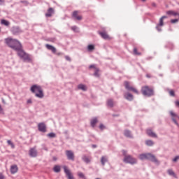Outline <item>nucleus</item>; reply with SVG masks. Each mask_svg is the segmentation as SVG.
Wrapping results in <instances>:
<instances>
[{
	"label": "nucleus",
	"instance_id": "19",
	"mask_svg": "<svg viewBox=\"0 0 179 179\" xmlns=\"http://www.w3.org/2000/svg\"><path fill=\"white\" fill-rule=\"evenodd\" d=\"M17 166L16 165H13L10 166V173L11 174H16V173H17Z\"/></svg>",
	"mask_w": 179,
	"mask_h": 179
},
{
	"label": "nucleus",
	"instance_id": "18",
	"mask_svg": "<svg viewBox=\"0 0 179 179\" xmlns=\"http://www.w3.org/2000/svg\"><path fill=\"white\" fill-rule=\"evenodd\" d=\"M106 106L110 108H113V107H114V100H113V99H108Z\"/></svg>",
	"mask_w": 179,
	"mask_h": 179
},
{
	"label": "nucleus",
	"instance_id": "46",
	"mask_svg": "<svg viewBox=\"0 0 179 179\" xmlns=\"http://www.w3.org/2000/svg\"><path fill=\"white\" fill-rule=\"evenodd\" d=\"M65 59L66 61H71V57L69 56H65Z\"/></svg>",
	"mask_w": 179,
	"mask_h": 179
},
{
	"label": "nucleus",
	"instance_id": "38",
	"mask_svg": "<svg viewBox=\"0 0 179 179\" xmlns=\"http://www.w3.org/2000/svg\"><path fill=\"white\" fill-rule=\"evenodd\" d=\"M83 162H85V163H90V158H87V157H84L83 158Z\"/></svg>",
	"mask_w": 179,
	"mask_h": 179
},
{
	"label": "nucleus",
	"instance_id": "51",
	"mask_svg": "<svg viewBox=\"0 0 179 179\" xmlns=\"http://www.w3.org/2000/svg\"><path fill=\"white\" fill-rule=\"evenodd\" d=\"M161 19H162V20H164V19H167V16L164 15L161 17Z\"/></svg>",
	"mask_w": 179,
	"mask_h": 179
},
{
	"label": "nucleus",
	"instance_id": "2",
	"mask_svg": "<svg viewBox=\"0 0 179 179\" xmlns=\"http://www.w3.org/2000/svg\"><path fill=\"white\" fill-rule=\"evenodd\" d=\"M30 91L31 92V93L35 94V97H38V99H43L44 97V92L43 91V88L40 85H32L30 88Z\"/></svg>",
	"mask_w": 179,
	"mask_h": 179
},
{
	"label": "nucleus",
	"instance_id": "17",
	"mask_svg": "<svg viewBox=\"0 0 179 179\" xmlns=\"http://www.w3.org/2000/svg\"><path fill=\"white\" fill-rule=\"evenodd\" d=\"M147 134L151 138H157V135L152 129H147Z\"/></svg>",
	"mask_w": 179,
	"mask_h": 179
},
{
	"label": "nucleus",
	"instance_id": "45",
	"mask_svg": "<svg viewBox=\"0 0 179 179\" xmlns=\"http://www.w3.org/2000/svg\"><path fill=\"white\" fill-rule=\"evenodd\" d=\"M31 103H33V101L30 99L27 101V104H31Z\"/></svg>",
	"mask_w": 179,
	"mask_h": 179
},
{
	"label": "nucleus",
	"instance_id": "31",
	"mask_svg": "<svg viewBox=\"0 0 179 179\" xmlns=\"http://www.w3.org/2000/svg\"><path fill=\"white\" fill-rule=\"evenodd\" d=\"M7 143L9 146L11 147V149H15V144L13 143H12V141L10 140H8L7 141Z\"/></svg>",
	"mask_w": 179,
	"mask_h": 179
},
{
	"label": "nucleus",
	"instance_id": "58",
	"mask_svg": "<svg viewBox=\"0 0 179 179\" xmlns=\"http://www.w3.org/2000/svg\"><path fill=\"white\" fill-rule=\"evenodd\" d=\"M175 157H179V156H175Z\"/></svg>",
	"mask_w": 179,
	"mask_h": 179
},
{
	"label": "nucleus",
	"instance_id": "34",
	"mask_svg": "<svg viewBox=\"0 0 179 179\" xmlns=\"http://www.w3.org/2000/svg\"><path fill=\"white\" fill-rule=\"evenodd\" d=\"M78 177H80V178L86 179L85 174H83V173H82V172H78Z\"/></svg>",
	"mask_w": 179,
	"mask_h": 179
},
{
	"label": "nucleus",
	"instance_id": "13",
	"mask_svg": "<svg viewBox=\"0 0 179 179\" xmlns=\"http://www.w3.org/2000/svg\"><path fill=\"white\" fill-rule=\"evenodd\" d=\"M124 98L126 100H128V101H132V100H134V95H132V94H131L129 92H127V93L124 94Z\"/></svg>",
	"mask_w": 179,
	"mask_h": 179
},
{
	"label": "nucleus",
	"instance_id": "59",
	"mask_svg": "<svg viewBox=\"0 0 179 179\" xmlns=\"http://www.w3.org/2000/svg\"><path fill=\"white\" fill-rule=\"evenodd\" d=\"M114 117H117V115H113Z\"/></svg>",
	"mask_w": 179,
	"mask_h": 179
},
{
	"label": "nucleus",
	"instance_id": "14",
	"mask_svg": "<svg viewBox=\"0 0 179 179\" xmlns=\"http://www.w3.org/2000/svg\"><path fill=\"white\" fill-rule=\"evenodd\" d=\"M29 155L31 157H36L37 156V150H36V148H33L29 150Z\"/></svg>",
	"mask_w": 179,
	"mask_h": 179
},
{
	"label": "nucleus",
	"instance_id": "50",
	"mask_svg": "<svg viewBox=\"0 0 179 179\" xmlns=\"http://www.w3.org/2000/svg\"><path fill=\"white\" fill-rule=\"evenodd\" d=\"M175 104H176V107H179V101H176L175 102Z\"/></svg>",
	"mask_w": 179,
	"mask_h": 179
},
{
	"label": "nucleus",
	"instance_id": "25",
	"mask_svg": "<svg viewBox=\"0 0 179 179\" xmlns=\"http://www.w3.org/2000/svg\"><path fill=\"white\" fill-rule=\"evenodd\" d=\"M66 155L67 157H74V154H73V152H72V150H66Z\"/></svg>",
	"mask_w": 179,
	"mask_h": 179
},
{
	"label": "nucleus",
	"instance_id": "28",
	"mask_svg": "<svg viewBox=\"0 0 179 179\" xmlns=\"http://www.w3.org/2000/svg\"><path fill=\"white\" fill-rule=\"evenodd\" d=\"M168 173L169 174V176H172V177L177 178V176L176 175V173L173 170L171 169L168 170Z\"/></svg>",
	"mask_w": 179,
	"mask_h": 179
},
{
	"label": "nucleus",
	"instance_id": "32",
	"mask_svg": "<svg viewBox=\"0 0 179 179\" xmlns=\"http://www.w3.org/2000/svg\"><path fill=\"white\" fill-rule=\"evenodd\" d=\"M122 153L124 157H131V155H128V152L125 150H122Z\"/></svg>",
	"mask_w": 179,
	"mask_h": 179
},
{
	"label": "nucleus",
	"instance_id": "3",
	"mask_svg": "<svg viewBox=\"0 0 179 179\" xmlns=\"http://www.w3.org/2000/svg\"><path fill=\"white\" fill-rule=\"evenodd\" d=\"M141 93L145 97L155 96V90L148 85L141 87Z\"/></svg>",
	"mask_w": 179,
	"mask_h": 179
},
{
	"label": "nucleus",
	"instance_id": "35",
	"mask_svg": "<svg viewBox=\"0 0 179 179\" xmlns=\"http://www.w3.org/2000/svg\"><path fill=\"white\" fill-rule=\"evenodd\" d=\"M87 50L88 51H93L94 50V45H88Z\"/></svg>",
	"mask_w": 179,
	"mask_h": 179
},
{
	"label": "nucleus",
	"instance_id": "37",
	"mask_svg": "<svg viewBox=\"0 0 179 179\" xmlns=\"http://www.w3.org/2000/svg\"><path fill=\"white\" fill-rule=\"evenodd\" d=\"M99 129H101V131H104V129H106V126H104V124H103V123H101L99 124Z\"/></svg>",
	"mask_w": 179,
	"mask_h": 179
},
{
	"label": "nucleus",
	"instance_id": "27",
	"mask_svg": "<svg viewBox=\"0 0 179 179\" xmlns=\"http://www.w3.org/2000/svg\"><path fill=\"white\" fill-rule=\"evenodd\" d=\"M53 171H55V173H59V171H61V166L58 165L55 166L53 168Z\"/></svg>",
	"mask_w": 179,
	"mask_h": 179
},
{
	"label": "nucleus",
	"instance_id": "48",
	"mask_svg": "<svg viewBox=\"0 0 179 179\" xmlns=\"http://www.w3.org/2000/svg\"><path fill=\"white\" fill-rule=\"evenodd\" d=\"M0 179H5V176L2 173H0Z\"/></svg>",
	"mask_w": 179,
	"mask_h": 179
},
{
	"label": "nucleus",
	"instance_id": "20",
	"mask_svg": "<svg viewBox=\"0 0 179 179\" xmlns=\"http://www.w3.org/2000/svg\"><path fill=\"white\" fill-rule=\"evenodd\" d=\"M124 136H126V138H133L132 133H131V131L128 129L124 130Z\"/></svg>",
	"mask_w": 179,
	"mask_h": 179
},
{
	"label": "nucleus",
	"instance_id": "60",
	"mask_svg": "<svg viewBox=\"0 0 179 179\" xmlns=\"http://www.w3.org/2000/svg\"><path fill=\"white\" fill-rule=\"evenodd\" d=\"M144 158H141L142 160H143Z\"/></svg>",
	"mask_w": 179,
	"mask_h": 179
},
{
	"label": "nucleus",
	"instance_id": "4",
	"mask_svg": "<svg viewBox=\"0 0 179 179\" xmlns=\"http://www.w3.org/2000/svg\"><path fill=\"white\" fill-rule=\"evenodd\" d=\"M124 87L128 92H133V93H135L136 94H139V91L131 86V84H129V82L128 81H124Z\"/></svg>",
	"mask_w": 179,
	"mask_h": 179
},
{
	"label": "nucleus",
	"instance_id": "44",
	"mask_svg": "<svg viewBox=\"0 0 179 179\" xmlns=\"http://www.w3.org/2000/svg\"><path fill=\"white\" fill-rule=\"evenodd\" d=\"M0 114H5V112L3 111V108H2V106L0 105Z\"/></svg>",
	"mask_w": 179,
	"mask_h": 179
},
{
	"label": "nucleus",
	"instance_id": "57",
	"mask_svg": "<svg viewBox=\"0 0 179 179\" xmlns=\"http://www.w3.org/2000/svg\"><path fill=\"white\" fill-rule=\"evenodd\" d=\"M142 2H146V0H141Z\"/></svg>",
	"mask_w": 179,
	"mask_h": 179
},
{
	"label": "nucleus",
	"instance_id": "56",
	"mask_svg": "<svg viewBox=\"0 0 179 179\" xmlns=\"http://www.w3.org/2000/svg\"><path fill=\"white\" fill-rule=\"evenodd\" d=\"M69 159L70 160H73V157H70Z\"/></svg>",
	"mask_w": 179,
	"mask_h": 179
},
{
	"label": "nucleus",
	"instance_id": "53",
	"mask_svg": "<svg viewBox=\"0 0 179 179\" xmlns=\"http://www.w3.org/2000/svg\"><path fill=\"white\" fill-rule=\"evenodd\" d=\"M146 78H152V76H150V74H146Z\"/></svg>",
	"mask_w": 179,
	"mask_h": 179
},
{
	"label": "nucleus",
	"instance_id": "5",
	"mask_svg": "<svg viewBox=\"0 0 179 179\" xmlns=\"http://www.w3.org/2000/svg\"><path fill=\"white\" fill-rule=\"evenodd\" d=\"M10 31L13 36H19V34L23 33V30H22L19 26H13L10 29Z\"/></svg>",
	"mask_w": 179,
	"mask_h": 179
},
{
	"label": "nucleus",
	"instance_id": "9",
	"mask_svg": "<svg viewBox=\"0 0 179 179\" xmlns=\"http://www.w3.org/2000/svg\"><path fill=\"white\" fill-rule=\"evenodd\" d=\"M124 162V163H129V164H135V163H136V159L132 157H125Z\"/></svg>",
	"mask_w": 179,
	"mask_h": 179
},
{
	"label": "nucleus",
	"instance_id": "43",
	"mask_svg": "<svg viewBox=\"0 0 179 179\" xmlns=\"http://www.w3.org/2000/svg\"><path fill=\"white\" fill-rule=\"evenodd\" d=\"M160 25H158L157 24V26H156V29L157 30V31H159V32H160V31H162V29L160 28Z\"/></svg>",
	"mask_w": 179,
	"mask_h": 179
},
{
	"label": "nucleus",
	"instance_id": "15",
	"mask_svg": "<svg viewBox=\"0 0 179 179\" xmlns=\"http://www.w3.org/2000/svg\"><path fill=\"white\" fill-rule=\"evenodd\" d=\"M0 23L2 26H6V27H9V26H10V22H9L5 19L1 20Z\"/></svg>",
	"mask_w": 179,
	"mask_h": 179
},
{
	"label": "nucleus",
	"instance_id": "55",
	"mask_svg": "<svg viewBox=\"0 0 179 179\" xmlns=\"http://www.w3.org/2000/svg\"><path fill=\"white\" fill-rule=\"evenodd\" d=\"M5 2V0H0V3H3Z\"/></svg>",
	"mask_w": 179,
	"mask_h": 179
},
{
	"label": "nucleus",
	"instance_id": "33",
	"mask_svg": "<svg viewBox=\"0 0 179 179\" xmlns=\"http://www.w3.org/2000/svg\"><path fill=\"white\" fill-rule=\"evenodd\" d=\"M133 52L134 55H141L142 53L138 52V48H134Z\"/></svg>",
	"mask_w": 179,
	"mask_h": 179
},
{
	"label": "nucleus",
	"instance_id": "8",
	"mask_svg": "<svg viewBox=\"0 0 179 179\" xmlns=\"http://www.w3.org/2000/svg\"><path fill=\"white\" fill-rule=\"evenodd\" d=\"M79 13V11L74 10L72 13V17L74 19V20H82V15H78Z\"/></svg>",
	"mask_w": 179,
	"mask_h": 179
},
{
	"label": "nucleus",
	"instance_id": "11",
	"mask_svg": "<svg viewBox=\"0 0 179 179\" xmlns=\"http://www.w3.org/2000/svg\"><path fill=\"white\" fill-rule=\"evenodd\" d=\"M97 122H99V119L97 118V117H92L90 120V126L92 127V128H95L96 124H97Z\"/></svg>",
	"mask_w": 179,
	"mask_h": 179
},
{
	"label": "nucleus",
	"instance_id": "52",
	"mask_svg": "<svg viewBox=\"0 0 179 179\" xmlns=\"http://www.w3.org/2000/svg\"><path fill=\"white\" fill-rule=\"evenodd\" d=\"M177 160H178V157H176L173 159V162H177Z\"/></svg>",
	"mask_w": 179,
	"mask_h": 179
},
{
	"label": "nucleus",
	"instance_id": "47",
	"mask_svg": "<svg viewBox=\"0 0 179 179\" xmlns=\"http://www.w3.org/2000/svg\"><path fill=\"white\" fill-rule=\"evenodd\" d=\"M96 148H97V145L96 144H92V149H96Z\"/></svg>",
	"mask_w": 179,
	"mask_h": 179
},
{
	"label": "nucleus",
	"instance_id": "40",
	"mask_svg": "<svg viewBox=\"0 0 179 179\" xmlns=\"http://www.w3.org/2000/svg\"><path fill=\"white\" fill-rule=\"evenodd\" d=\"M106 162H107V158H101V163H102L103 166H104V164L106 163Z\"/></svg>",
	"mask_w": 179,
	"mask_h": 179
},
{
	"label": "nucleus",
	"instance_id": "29",
	"mask_svg": "<svg viewBox=\"0 0 179 179\" xmlns=\"http://www.w3.org/2000/svg\"><path fill=\"white\" fill-rule=\"evenodd\" d=\"M145 145H147V146H153V145H155V143L152 140H147L145 141Z\"/></svg>",
	"mask_w": 179,
	"mask_h": 179
},
{
	"label": "nucleus",
	"instance_id": "21",
	"mask_svg": "<svg viewBox=\"0 0 179 179\" xmlns=\"http://www.w3.org/2000/svg\"><path fill=\"white\" fill-rule=\"evenodd\" d=\"M166 15H169V16H178V13L175 12L174 10H168L166 11Z\"/></svg>",
	"mask_w": 179,
	"mask_h": 179
},
{
	"label": "nucleus",
	"instance_id": "39",
	"mask_svg": "<svg viewBox=\"0 0 179 179\" xmlns=\"http://www.w3.org/2000/svg\"><path fill=\"white\" fill-rule=\"evenodd\" d=\"M169 94L172 97H174V96H176V93L174 92V90H169Z\"/></svg>",
	"mask_w": 179,
	"mask_h": 179
},
{
	"label": "nucleus",
	"instance_id": "24",
	"mask_svg": "<svg viewBox=\"0 0 179 179\" xmlns=\"http://www.w3.org/2000/svg\"><path fill=\"white\" fill-rule=\"evenodd\" d=\"M139 157H155V155L148 153V154H141Z\"/></svg>",
	"mask_w": 179,
	"mask_h": 179
},
{
	"label": "nucleus",
	"instance_id": "30",
	"mask_svg": "<svg viewBox=\"0 0 179 179\" xmlns=\"http://www.w3.org/2000/svg\"><path fill=\"white\" fill-rule=\"evenodd\" d=\"M47 136L48 138H57V134L54 132H50V133L47 134Z\"/></svg>",
	"mask_w": 179,
	"mask_h": 179
},
{
	"label": "nucleus",
	"instance_id": "36",
	"mask_svg": "<svg viewBox=\"0 0 179 179\" xmlns=\"http://www.w3.org/2000/svg\"><path fill=\"white\" fill-rule=\"evenodd\" d=\"M158 26H164V22L163 21V18H160L159 19V24H157Z\"/></svg>",
	"mask_w": 179,
	"mask_h": 179
},
{
	"label": "nucleus",
	"instance_id": "49",
	"mask_svg": "<svg viewBox=\"0 0 179 179\" xmlns=\"http://www.w3.org/2000/svg\"><path fill=\"white\" fill-rule=\"evenodd\" d=\"M150 160H151V162H157V160L155 157L151 158Z\"/></svg>",
	"mask_w": 179,
	"mask_h": 179
},
{
	"label": "nucleus",
	"instance_id": "41",
	"mask_svg": "<svg viewBox=\"0 0 179 179\" xmlns=\"http://www.w3.org/2000/svg\"><path fill=\"white\" fill-rule=\"evenodd\" d=\"M97 69V67H96V64H91V65H90L89 66V69Z\"/></svg>",
	"mask_w": 179,
	"mask_h": 179
},
{
	"label": "nucleus",
	"instance_id": "10",
	"mask_svg": "<svg viewBox=\"0 0 179 179\" xmlns=\"http://www.w3.org/2000/svg\"><path fill=\"white\" fill-rule=\"evenodd\" d=\"M64 170V173L66 174V176L69 179H73V176H72V173H71V171L68 169V167L64 166L63 167Z\"/></svg>",
	"mask_w": 179,
	"mask_h": 179
},
{
	"label": "nucleus",
	"instance_id": "61",
	"mask_svg": "<svg viewBox=\"0 0 179 179\" xmlns=\"http://www.w3.org/2000/svg\"><path fill=\"white\" fill-rule=\"evenodd\" d=\"M145 159H149V158H145Z\"/></svg>",
	"mask_w": 179,
	"mask_h": 179
},
{
	"label": "nucleus",
	"instance_id": "23",
	"mask_svg": "<svg viewBox=\"0 0 179 179\" xmlns=\"http://www.w3.org/2000/svg\"><path fill=\"white\" fill-rule=\"evenodd\" d=\"M100 72V69L97 68L95 69V71L94 72L93 76H95V78H100V73H99Z\"/></svg>",
	"mask_w": 179,
	"mask_h": 179
},
{
	"label": "nucleus",
	"instance_id": "6",
	"mask_svg": "<svg viewBox=\"0 0 179 179\" xmlns=\"http://www.w3.org/2000/svg\"><path fill=\"white\" fill-rule=\"evenodd\" d=\"M45 48H47V50H48L49 51H51L52 52V54H56V55H64V53L59 52H57V48H55V47H54L52 45H50V44H45Z\"/></svg>",
	"mask_w": 179,
	"mask_h": 179
},
{
	"label": "nucleus",
	"instance_id": "1",
	"mask_svg": "<svg viewBox=\"0 0 179 179\" xmlns=\"http://www.w3.org/2000/svg\"><path fill=\"white\" fill-rule=\"evenodd\" d=\"M6 44H7L10 48L16 51L18 57H20L21 59H23L24 62H30L31 61L30 55L24 52L22 43L17 39H13L12 38H6Z\"/></svg>",
	"mask_w": 179,
	"mask_h": 179
},
{
	"label": "nucleus",
	"instance_id": "16",
	"mask_svg": "<svg viewBox=\"0 0 179 179\" xmlns=\"http://www.w3.org/2000/svg\"><path fill=\"white\" fill-rule=\"evenodd\" d=\"M99 34L101 36V37H102V38H103V40H108L110 38L108 34L104 31H99Z\"/></svg>",
	"mask_w": 179,
	"mask_h": 179
},
{
	"label": "nucleus",
	"instance_id": "7",
	"mask_svg": "<svg viewBox=\"0 0 179 179\" xmlns=\"http://www.w3.org/2000/svg\"><path fill=\"white\" fill-rule=\"evenodd\" d=\"M38 129L40 132H47V126H45V123L41 122L38 124Z\"/></svg>",
	"mask_w": 179,
	"mask_h": 179
},
{
	"label": "nucleus",
	"instance_id": "12",
	"mask_svg": "<svg viewBox=\"0 0 179 179\" xmlns=\"http://www.w3.org/2000/svg\"><path fill=\"white\" fill-rule=\"evenodd\" d=\"M55 13V11L54 10V8H49L48 9V13L45 14V17H51L52 15Z\"/></svg>",
	"mask_w": 179,
	"mask_h": 179
},
{
	"label": "nucleus",
	"instance_id": "26",
	"mask_svg": "<svg viewBox=\"0 0 179 179\" xmlns=\"http://www.w3.org/2000/svg\"><path fill=\"white\" fill-rule=\"evenodd\" d=\"M71 29L74 31V33H79V27H78L76 25L71 27Z\"/></svg>",
	"mask_w": 179,
	"mask_h": 179
},
{
	"label": "nucleus",
	"instance_id": "42",
	"mask_svg": "<svg viewBox=\"0 0 179 179\" xmlns=\"http://www.w3.org/2000/svg\"><path fill=\"white\" fill-rule=\"evenodd\" d=\"M177 22H178V19L171 20V23H172V24L177 23Z\"/></svg>",
	"mask_w": 179,
	"mask_h": 179
},
{
	"label": "nucleus",
	"instance_id": "54",
	"mask_svg": "<svg viewBox=\"0 0 179 179\" xmlns=\"http://www.w3.org/2000/svg\"><path fill=\"white\" fill-rule=\"evenodd\" d=\"M152 6H153L154 8H156V3H152Z\"/></svg>",
	"mask_w": 179,
	"mask_h": 179
},
{
	"label": "nucleus",
	"instance_id": "22",
	"mask_svg": "<svg viewBox=\"0 0 179 179\" xmlns=\"http://www.w3.org/2000/svg\"><path fill=\"white\" fill-rule=\"evenodd\" d=\"M78 89H79V90H83V92H86V90H87V87L83 84L78 85Z\"/></svg>",
	"mask_w": 179,
	"mask_h": 179
}]
</instances>
